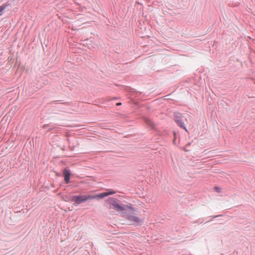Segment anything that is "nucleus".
<instances>
[{"label":"nucleus","instance_id":"obj_1","mask_svg":"<svg viewBox=\"0 0 255 255\" xmlns=\"http://www.w3.org/2000/svg\"><path fill=\"white\" fill-rule=\"evenodd\" d=\"M116 192L114 191H110L108 192H104L100 194L95 195H80L73 196L71 198V201L74 202L76 204H80L85 202L89 199L103 198L106 196L114 194Z\"/></svg>","mask_w":255,"mask_h":255},{"label":"nucleus","instance_id":"obj_2","mask_svg":"<svg viewBox=\"0 0 255 255\" xmlns=\"http://www.w3.org/2000/svg\"><path fill=\"white\" fill-rule=\"evenodd\" d=\"M110 208L114 209L117 211H124L127 209L132 210V209L128 205L122 206L120 205L116 201L112 200L110 203Z\"/></svg>","mask_w":255,"mask_h":255},{"label":"nucleus","instance_id":"obj_3","mask_svg":"<svg viewBox=\"0 0 255 255\" xmlns=\"http://www.w3.org/2000/svg\"><path fill=\"white\" fill-rule=\"evenodd\" d=\"M127 219L133 224L140 225L142 223V221L138 217L133 215L128 216Z\"/></svg>","mask_w":255,"mask_h":255},{"label":"nucleus","instance_id":"obj_4","mask_svg":"<svg viewBox=\"0 0 255 255\" xmlns=\"http://www.w3.org/2000/svg\"><path fill=\"white\" fill-rule=\"evenodd\" d=\"M63 174L64 176V180L66 183H69L70 182V176L71 175L70 171L69 170L65 169L63 171Z\"/></svg>","mask_w":255,"mask_h":255},{"label":"nucleus","instance_id":"obj_5","mask_svg":"<svg viewBox=\"0 0 255 255\" xmlns=\"http://www.w3.org/2000/svg\"><path fill=\"white\" fill-rule=\"evenodd\" d=\"M176 122L181 127H182L185 129V127H184V123L181 120H176Z\"/></svg>","mask_w":255,"mask_h":255},{"label":"nucleus","instance_id":"obj_6","mask_svg":"<svg viewBox=\"0 0 255 255\" xmlns=\"http://www.w3.org/2000/svg\"><path fill=\"white\" fill-rule=\"evenodd\" d=\"M7 5L3 4L0 6V14H1L2 11L6 7Z\"/></svg>","mask_w":255,"mask_h":255},{"label":"nucleus","instance_id":"obj_7","mask_svg":"<svg viewBox=\"0 0 255 255\" xmlns=\"http://www.w3.org/2000/svg\"><path fill=\"white\" fill-rule=\"evenodd\" d=\"M214 190L215 191L217 192V193H220L221 192V188L218 187H215L214 188Z\"/></svg>","mask_w":255,"mask_h":255},{"label":"nucleus","instance_id":"obj_8","mask_svg":"<svg viewBox=\"0 0 255 255\" xmlns=\"http://www.w3.org/2000/svg\"><path fill=\"white\" fill-rule=\"evenodd\" d=\"M121 105V103H117V105L119 106V105Z\"/></svg>","mask_w":255,"mask_h":255}]
</instances>
